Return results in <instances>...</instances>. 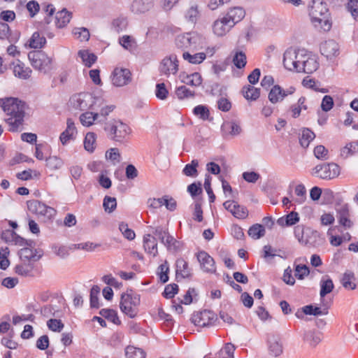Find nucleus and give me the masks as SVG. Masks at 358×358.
<instances>
[{"label": "nucleus", "mask_w": 358, "mask_h": 358, "mask_svg": "<svg viewBox=\"0 0 358 358\" xmlns=\"http://www.w3.org/2000/svg\"><path fill=\"white\" fill-rule=\"evenodd\" d=\"M0 106L6 113V122L10 131H17L23 124L26 105L17 98L9 97L0 99Z\"/></svg>", "instance_id": "obj_1"}, {"label": "nucleus", "mask_w": 358, "mask_h": 358, "mask_svg": "<svg viewBox=\"0 0 358 358\" xmlns=\"http://www.w3.org/2000/svg\"><path fill=\"white\" fill-rule=\"evenodd\" d=\"M312 22L324 31H329L331 24L329 20V10L327 3L321 0H313L310 7Z\"/></svg>", "instance_id": "obj_2"}, {"label": "nucleus", "mask_w": 358, "mask_h": 358, "mask_svg": "<svg viewBox=\"0 0 358 358\" xmlns=\"http://www.w3.org/2000/svg\"><path fill=\"white\" fill-rule=\"evenodd\" d=\"M99 101V99L92 96L88 92L75 94L69 99L70 106L80 111H85L89 109H94L93 106Z\"/></svg>", "instance_id": "obj_3"}, {"label": "nucleus", "mask_w": 358, "mask_h": 358, "mask_svg": "<svg viewBox=\"0 0 358 358\" xmlns=\"http://www.w3.org/2000/svg\"><path fill=\"white\" fill-rule=\"evenodd\" d=\"M140 304V296L137 292H123L121 296V310L130 317H134Z\"/></svg>", "instance_id": "obj_4"}, {"label": "nucleus", "mask_w": 358, "mask_h": 358, "mask_svg": "<svg viewBox=\"0 0 358 358\" xmlns=\"http://www.w3.org/2000/svg\"><path fill=\"white\" fill-rule=\"evenodd\" d=\"M31 66L36 70L46 73L51 69L52 58L43 51H34L28 54Z\"/></svg>", "instance_id": "obj_5"}, {"label": "nucleus", "mask_w": 358, "mask_h": 358, "mask_svg": "<svg viewBox=\"0 0 358 358\" xmlns=\"http://www.w3.org/2000/svg\"><path fill=\"white\" fill-rule=\"evenodd\" d=\"M27 207L31 213L43 217L45 222L52 221L57 214L55 208L48 206L38 200L28 201Z\"/></svg>", "instance_id": "obj_6"}, {"label": "nucleus", "mask_w": 358, "mask_h": 358, "mask_svg": "<svg viewBox=\"0 0 358 358\" xmlns=\"http://www.w3.org/2000/svg\"><path fill=\"white\" fill-rule=\"evenodd\" d=\"M304 49H295L289 48L285 50L283 55V65L289 71L298 72L300 69L301 59H299V54Z\"/></svg>", "instance_id": "obj_7"}, {"label": "nucleus", "mask_w": 358, "mask_h": 358, "mask_svg": "<svg viewBox=\"0 0 358 358\" xmlns=\"http://www.w3.org/2000/svg\"><path fill=\"white\" fill-rule=\"evenodd\" d=\"M313 174L323 180H331L340 174V168L335 163L323 164L313 169Z\"/></svg>", "instance_id": "obj_8"}, {"label": "nucleus", "mask_w": 358, "mask_h": 358, "mask_svg": "<svg viewBox=\"0 0 358 358\" xmlns=\"http://www.w3.org/2000/svg\"><path fill=\"white\" fill-rule=\"evenodd\" d=\"M202 38L196 32L186 33L178 35L176 39V44L179 48H196L201 45Z\"/></svg>", "instance_id": "obj_9"}, {"label": "nucleus", "mask_w": 358, "mask_h": 358, "mask_svg": "<svg viewBox=\"0 0 358 358\" xmlns=\"http://www.w3.org/2000/svg\"><path fill=\"white\" fill-rule=\"evenodd\" d=\"M217 319V315L208 310L194 313L191 317L192 322L196 326L201 327L214 324Z\"/></svg>", "instance_id": "obj_10"}, {"label": "nucleus", "mask_w": 358, "mask_h": 358, "mask_svg": "<svg viewBox=\"0 0 358 358\" xmlns=\"http://www.w3.org/2000/svg\"><path fill=\"white\" fill-rule=\"evenodd\" d=\"M299 59L302 61L301 64V67H300L298 73H312L319 67V63L315 57L306 50L299 54Z\"/></svg>", "instance_id": "obj_11"}, {"label": "nucleus", "mask_w": 358, "mask_h": 358, "mask_svg": "<svg viewBox=\"0 0 358 358\" xmlns=\"http://www.w3.org/2000/svg\"><path fill=\"white\" fill-rule=\"evenodd\" d=\"M129 133V127L120 121H114L110 125L109 135L113 140L117 142H123Z\"/></svg>", "instance_id": "obj_12"}, {"label": "nucleus", "mask_w": 358, "mask_h": 358, "mask_svg": "<svg viewBox=\"0 0 358 358\" xmlns=\"http://www.w3.org/2000/svg\"><path fill=\"white\" fill-rule=\"evenodd\" d=\"M152 234L167 248L169 250L176 251L179 248L180 243L169 232L162 227L154 229Z\"/></svg>", "instance_id": "obj_13"}, {"label": "nucleus", "mask_w": 358, "mask_h": 358, "mask_svg": "<svg viewBox=\"0 0 358 358\" xmlns=\"http://www.w3.org/2000/svg\"><path fill=\"white\" fill-rule=\"evenodd\" d=\"M161 73L169 76L175 75L178 71V60L174 55L164 57L159 67Z\"/></svg>", "instance_id": "obj_14"}, {"label": "nucleus", "mask_w": 358, "mask_h": 358, "mask_svg": "<svg viewBox=\"0 0 358 358\" xmlns=\"http://www.w3.org/2000/svg\"><path fill=\"white\" fill-rule=\"evenodd\" d=\"M131 72L127 69L116 68L112 76V83L116 87H122L127 85L131 80Z\"/></svg>", "instance_id": "obj_15"}, {"label": "nucleus", "mask_w": 358, "mask_h": 358, "mask_svg": "<svg viewBox=\"0 0 358 358\" xmlns=\"http://www.w3.org/2000/svg\"><path fill=\"white\" fill-rule=\"evenodd\" d=\"M295 91V89L292 87L284 90L280 85H274L268 93V98L272 103H276L282 101L285 97L289 94H292Z\"/></svg>", "instance_id": "obj_16"}, {"label": "nucleus", "mask_w": 358, "mask_h": 358, "mask_svg": "<svg viewBox=\"0 0 358 358\" xmlns=\"http://www.w3.org/2000/svg\"><path fill=\"white\" fill-rule=\"evenodd\" d=\"M320 52L327 59H332L339 55V45L334 40L325 41L320 45Z\"/></svg>", "instance_id": "obj_17"}, {"label": "nucleus", "mask_w": 358, "mask_h": 358, "mask_svg": "<svg viewBox=\"0 0 358 358\" xmlns=\"http://www.w3.org/2000/svg\"><path fill=\"white\" fill-rule=\"evenodd\" d=\"M196 257L199 262L200 263L201 268L204 272L215 273L216 266L215 261L212 257L205 251L198 252Z\"/></svg>", "instance_id": "obj_18"}, {"label": "nucleus", "mask_w": 358, "mask_h": 358, "mask_svg": "<svg viewBox=\"0 0 358 358\" xmlns=\"http://www.w3.org/2000/svg\"><path fill=\"white\" fill-rule=\"evenodd\" d=\"M183 294H177V297L174 299V308L180 313L182 310V304L189 305L198 300L196 292H182Z\"/></svg>", "instance_id": "obj_19"}, {"label": "nucleus", "mask_w": 358, "mask_h": 358, "mask_svg": "<svg viewBox=\"0 0 358 358\" xmlns=\"http://www.w3.org/2000/svg\"><path fill=\"white\" fill-rule=\"evenodd\" d=\"M336 210V217L339 224L345 229L351 228L353 225V222L350 219L349 206L348 204L341 205Z\"/></svg>", "instance_id": "obj_20"}, {"label": "nucleus", "mask_w": 358, "mask_h": 358, "mask_svg": "<svg viewBox=\"0 0 358 358\" xmlns=\"http://www.w3.org/2000/svg\"><path fill=\"white\" fill-rule=\"evenodd\" d=\"M234 27L231 22L224 16L216 20L213 24V31L217 36H225Z\"/></svg>", "instance_id": "obj_21"}, {"label": "nucleus", "mask_w": 358, "mask_h": 358, "mask_svg": "<svg viewBox=\"0 0 358 358\" xmlns=\"http://www.w3.org/2000/svg\"><path fill=\"white\" fill-rule=\"evenodd\" d=\"M224 208L229 210L234 217L243 219L248 216V210L234 201H227L223 203Z\"/></svg>", "instance_id": "obj_22"}, {"label": "nucleus", "mask_w": 358, "mask_h": 358, "mask_svg": "<svg viewBox=\"0 0 358 358\" xmlns=\"http://www.w3.org/2000/svg\"><path fill=\"white\" fill-rule=\"evenodd\" d=\"M143 248L148 255L153 257H156L158 254L156 237L150 234H145L143 236Z\"/></svg>", "instance_id": "obj_23"}, {"label": "nucleus", "mask_w": 358, "mask_h": 358, "mask_svg": "<svg viewBox=\"0 0 358 358\" xmlns=\"http://www.w3.org/2000/svg\"><path fill=\"white\" fill-rule=\"evenodd\" d=\"M245 15V12L244 9L241 7L236 6L229 9L224 17L234 27L236 23L244 18Z\"/></svg>", "instance_id": "obj_24"}, {"label": "nucleus", "mask_w": 358, "mask_h": 358, "mask_svg": "<svg viewBox=\"0 0 358 358\" xmlns=\"http://www.w3.org/2000/svg\"><path fill=\"white\" fill-rule=\"evenodd\" d=\"M66 129L61 134L59 140L62 145L67 144L70 140L73 139L77 134L76 127L71 119H68Z\"/></svg>", "instance_id": "obj_25"}, {"label": "nucleus", "mask_w": 358, "mask_h": 358, "mask_svg": "<svg viewBox=\"0 0 358 358\" xmlns=\"http://www.w3.org/2000/svg\"><path fill=\"white\" fill-rule=\"evenodd\" d=\"M153 3V0H134L131 10L134 13H144L152 8Z\"/></svg>", "instance_id": "obj_26"}, {"label": "nucleus", "mask_w": 358, "mask_h": 358, "mask_svg": "<svg viewBox=\"0 0 358 358\" xmlns=\"http://www.w3.org/2000/svg\"><path fill=\"white\" fill-rule=\"evenodd\" d=\"M341 282L345 289H358V279L350 271H347L343 274Z\"/></svg>", "instance_id": "obj_27"}, {"label": "nucleus", "mask_w": 358, "mask_h": 358, "mask_svg": "<svg viewBox=\"0 0 358 358\" xmlns=\"http://www.w3.org/2000/svg\"><path fill=\"white\" fill-rule=\"evenodd\" d=\"M176 278H186L192 275L191 269L189 268L188 263L183 259H179L176 261Z\"/></svg>", "instance_id": "obj_28"}, {"label": "nucleus", "mask_w": 358, "mask_h": 358, "mask_svg": "<svg viewBox=\"0 0 358 358\" xmlns=\"http://www.w3.org/2000/svg\"><path fill=\"white\" fill-rule=\"evenodd\" d=\"M13 73L14 75L19 78L28 79L31 76V70L29 67L25 66L23 63L17 61V62L14 64Z\"/></svg>", "instance_id": "obj_29"}, {"label": "nucleus", "mask_w": 358, "mask_h": 358, "mask_svg": "<svg viewBox=\"0 0 358 358\" xmlns=\"http://www.w3.org/2000/svg\"><path fill=\"white\" fill-rule=\"evenodd\" d=\"M268 342L269 352L271 355L278 357L282 353V346L279 338L273 336L269 338Z\"/></svg>", "instance_id": "obj_30"}, {"label": "nucleus", "mask_w": 358, "mask_h": 358, "mask_svg": "<svg viewBox=\"0 0 358 358\" xmlns=\"http://www.w3.org/2000/svg\"><path fill=\"white\" fill-rule=\"evenodd\" d=\"M41 255H37L36 250L31 248H24L20 250V257L22 262H34L39 259Z\"/></svg>", "instance_id": "obj_31"}, {"label": "nucleus", "mask_w": 358, "mask_h": 358, "mask_svg": "<svg viewBox=\"0 0 358 358\" xmlns=\"http://www.w3.org/2000/svg\"><path fill=\"white\" fill-rule=\"evenodd\" d=\"M99 117L98 113L85 111L79 117L80 122L84 127H90L94 124Z\"/></svg>", "instance_id": "obj_32"}, {"label": "nucleus", "mask_w": 358, "mask_h": 358, "mask_svg": "<svg viewBox=\"0 0 358 358\" xmlns=\"http://www.w3.org/2000/svg\"><path fill=\"white\" fill-rule=\"evenodd\" d=\"M185 17L188 22L192 24H195L197 22L200 17V11L196 3L190 5L189 8L186 10Z\"/></svg>", "instance_id": "obj_33"}, {"label": "nucleus", "mask_w": 358, "mask_h": 358, "mask_svg": "<svg viewBox=\"0 0 358 358\" xmlns=\"http://www.w3.org/2000/svg\"><path fill=\"white\" fill-rule=\"evenodd\" d=\"M222 130L225 134L232 136H238L241 133V126L234 122H226L222 126Z\"/></svg>", "instance_id": "obj_34"}, {"label": "nucleus", "mask_w": 358, "mask_h": 358, "mask_svg": "<svg viewBox=\"0 0 358 358\" xmlns=\"http://www.w3.org/2000/svg\"><path fill=\"white\" fill-rule=\"evenodd\" d=\"M34 264L32 262H22L20 264L16 265L15 271L18 275L22 276L32 275Z\"/></svg>", "instance_id": "obj_35"}, {"label": "nucleus", "mask_w": 358, "mask_h": 358, "mask_svg": "<svg viewBox=\"0 0 358 358\" xmlns=\"http://www.w3.org/2000/svg\"><path fill=\"white\" fill-rule=\"evenodd\" d=\"M71 13L64 9L58 12L56 15V24L59 28L65 27L71 20Z\"/></svg>", "instance_id": "obj_36"}, {"label": "nucleus", "mask_w": 358, "mask_h": 358, "mask_svg": "<svg viewBox=\"0 0 358 358\" xmlns=\"http://www.w3.org/2000/svg\"><path fill=\"white\" fill-rule=\"evenodd\" d=\"M303 339L308 345L315 347L322 340V335L320 332L308 331L305 333Z\"/></svg>", "instance_id": "obj_37"}, {"label": "nucleus", "mask_w": 358, "mask_h": 358, "mask_svg": "<svg viewBox=\"0 0 358 358\" xmlns=\"http://www.w3.org/2000/svg\"><path fill=\"white\" fill-rule=\"evenodd\" d=\"M242 92L244 97L248 100H257L260 95V90L250 85L244 87Z\"/></svg>", "instance_id": "obj_38"}, {"label": "nucleus", "mask_w": 358, "mask_h": 358, "mask_svg": "<svg viewBox=\"0 0 358 358\" xmlns=\"http://www.w3.org/2000/svg\"><path fill=\"white\" fill-rule=\"evenodd\" d=\"M96 135L94 132L87 133L84 140L85 149L89 152H93L96 148Z\"/></svg>", "instance_id": "obj_39"}, {"label": "nucleus", "mask_w": 358, "mask_h": 358, "mask_svg": "<svg viewBox=\"0 0 358 358\" xmlns=\"http://www.w3.org/2000/svg\"><path fill=\"white\" fill-rule=\"evenodd\" d=\"M45 43V38L36 31L32 34L29 40V46L35 49L41 48Z\"/></svg>", "instance_id": "obj_40"}, {"label": "nucleus", "mask_w": 358, "mask_h": 358, "mask_svg": "<svg viewBox=\"0 0 358 358\" xmlns=\"http://www.w3.org/2000/svg\"><path fill=\"white\" fill-rule=\"evenodd\" d=\"M78 55L81 58L83 64L87 67H90L96 60V56L86 50H80Z\"/></svg>", "instance_id": "obj_41"}, {"label": "nucleus", "mask_w": 358, "mask_h": 358, "mask_svg": "<svg viewBox=\"0 0 358 358\" xmlns=\"http://www.w3.org/2000/svg\"><path fill=\"white\" fill-rule=\"evenodd\" d=\"M248 233L251 238L259 239L265 235L266 231L262 224H255L250 227Z\"/></svg>", "instance_id": "obj_42"}, {"label": "nucleus", "mask_w": 358, "mask_h": 358, "mask_svg": "<svg viewBox=\"0 0 358 358\" xmlns=\"http://www.w3.org/2000/svg\"><path fill=\"white\" fill-rule=\"evenodd\" d=\"M199 166V162L196 159H193L190 164L185 165L182 170V173L189 177L195 178L198 176L197 167Z\"/></svg>", "instance_id": "obj_43"}, {"label": "nucleus", "mask_w": 358, "mask_h": 358, "mask_svg": "<svg viewBox=\"0 0 358 358\" xmlns=\"http://www.w3.org/2000/svg\"><path fill=\"white\" fill-rule=\"evenodd\" d=\"M315 134L308 129H304L302 131L299 138L300 144L303 148H308L310 143L315 138Z\"/></svg>", "instance_id": "obj_44"}, {"label": "nucleus", "mask_w": 358, "mask_h": 358, "mask_svg": "<svg viewBox=\"0 0 358 358\" xmlns=\"http://www.w3.org/2000/svg\"><path fill=\"white\" fill-rule=\"evenodd\" d=\"M182 82L188 85L197 87L201 84L202 78L199 73H194L183 78Z\"/></svg>", "instance_id": "obj_45"}, {"label": "nucleus", "mask_w": 358, "mask_h": 358, "mask_svg": "<svg viewBox=\"0 0 358 358\" xmlns=\"http://www.w3.org/2000/svg\"><path fill=\"white\" fill-rule=\"evenodd\" d=\"M182 57L184 59L187 60L189 63L200 64L206 59V55L204 52H199L192 55L185 52L182 54Z\"/></svg>", "instance_id": "obj_46"}, {"label": "nucleus", "mask_w": 358, "mask_h": 358, "mask_svg": "<svg viewBox=\"0 0 358 358\" xmlns=\"http://www.w3.org/2000/svg\"><path fill=\"white\" fill-rule=\"evenodd\" d=\"M127 358H145V352L141 348L128 346L125 350Z\"/></svg>", "instance_id": "obj_47"}, {"label": "nucleus", "mask_w": 358, "mask_h": 358, "mask_svg": "<svg viewBox=\"0 0 358 358\" xmlns=\"http://www.w3.org/2000/svg\"><path fill=\"white\" fill-rule=\"evenodd\" d=\"M294 235L299 242L304 245L315 246L309 239L304 237V231L303 226L298 225L294 227Z\"/></svg>", "instance_id": "obj_48"}, {"label": "nucleus", "mask_w": 358, "mask_h": 358, "mask_svg": "<svg viewBox=\"0 0 358 358\" xmlns=\"http://www.w3.org/2000/svg\"><path fill=\"white\" fill-rule=\"evenodd\" d=\"M246 55L243 51L235 50L233 56V63L238 69L245 67L246 64Z\"/></svg>", "instance_id": "obj_49"}, {"label": "nucleus", "mask_w": 358, "mask_h": 358, "mask_svg": "<svg viewBox=\"0 0 358 358\" xmlns=\"http://www.w3.org/2000/svg\"><path fill=\"white\" fill-rule=\"evenodd\" d=\"M120 44L126 50L131 51L136 45L135 39L127 35H124L119 39Z\"/></svg>", "instance_id": "obj_50"}, {"label": "nucleus", "mask_w": 358, "mask_h": 358, "mask_svg": "<svg viewBox=\"0 0 358 358\" xmlns=\"http://www.w3.org/2000/svg\"><path fill=\"white\" fill-rule=\"evenodd\" d=\"M234 345L231 343H227L224 347L220 350L218 358H234Z\"/></svg>", "instance_id": "obj_51"}, {"label": "nucleus", "mask_w": 358, "mask_h": 358, "mask_svg": "<svg viewBox=\"0 0 358 358\" xmlns=\"http://www.w3.org/2000/svg\"><path fill=\"white\" fill-rule=\"evenodd\" d=\"M74 36L80 41H87L90 38V32L87 29L84 27H76L73 30Z\"/></svg>", "instance_id": "obj_52"}, {"label": "nucleus", "mask_w": 358, "mask_h": 358, "mask_svg": "<svg viewBox=\"0 0 358 358\" xmlns=\"http://www.w3.org/2000/svg\"><path fill=\"white\" fill-rule=\"evenodd\" d=\"M63 164V160L56 156H51L46 159V166L51 170H57Z\"/></svg>", "instance_id": "obj_53"}, {"label": "nucleus", "mask_w": 358, "mask_h": 358, "mask_svg": "<svg viewBox=\"0 0 358 358\" xmlns=\"http://www.w3.org/2000/svg\"><path fill=\"white\" fill-rule=\"evenodd\" d=\"M294 193L296 196L295 201L299 204L303 203L306 199V189L303 185H298L296 186Z\"/></svg>", "instance_id": "obj_54"}, {"label": "nucleus", "mask_w": 358, "mask_h": 358, "mask_svg": "<svg viewBox=\"0 0 358 358\" xmlns=\"http://www.w3.org/2000/svg\"><path fill=\"white\" fill-rule=\"evenodd\" d=\"M103 206L106 212H113L117 206V201L115 197L106 196L103 199Z\"/></svg>", "instance_id": "obj_55"}, {"label": "nucleus", "mask_w": 358, "mask_h": 358, "mask_svg": "<svg viewBox=\"0 0 358 358\" xmlns=\"http://www.w3.org/2000/svg\"><path fill=\"white\" fill-rule=\"evenodd\" d=\"M176 94L179 99H184L194 96V92L190 91L184 85L176 88Z\"/></svg>", "instance_id": "obj_56"}, {"label": "nucleus", "mask_w": 358, "mask_h": 358, "mask_svg": "<svg viewBox=\"0 0 358 358\" xmlns=\"http://www.w3.org/2000/svg\"><path fill=\"white\" fill-rule=\"evenodd\" d=\"M3 237L7 242L12 241H14L15 244L16 245L18 244L20 245H23L25 243L24 240L23 238L17 236L16 234H15L12 231H8L7 232L4 233L3 234Z\"/></svg>", "instance_id": "obj_57"}, {"label": "nucleus", "mask_w": 358, "mask_h": 358, "mask_svg": "<svg viewBox=\"0 0 358 358\" xmlns=\"http://www.w3.org/2000/svg\"><path fill=\"white\" fill-rule=\"evenodd\" d=\"M127 20L124 17H117L113 20L112 22V28L115 31L119 33L127 28Z\"/></svg>", "instance_id": "obj_58"}, {"label": "nucleus", "mask_w": 358, "mask_h": 358, "mask_svg": "<svg viewBox=\"0 0 358 358\" xmlns=\"http://www.w3.org/2000/svg\"><path fill=\"white\" fill-rule=\"evenodd\" d=\"M9 250L8 248H1L0 249V268L5 270L9 266L8 256Z\"/></svg>", "instance_id": "obj_59"}, {"label": "nucleus", "mask_w": 358, "mask_h": 358, "mask_svg": "<svg viewBox=\"0 0 358 358\" xmlns=\"http://www.w3.org/2000/svg\"><path fill=\"white\" fill-rule=\"evenodd\" d=\"M314 155L316 158L321 160H327L329 159V151L323 145H317L314 149Z\"/></svg>", "instance_id": "obj_60"}, {"label": "nucleus", "mask_w": 358, "mask_h": 358, "mask_svg": "<svg viewBox=\"0 0 358 358\" xmlns=\"http://www.w3.org/2000/svg\"><path fill=\"white\" fill-rule=\"evenodd\" d=\"M119 229L123 234V236L127 238L128 240H133L134 239L136 235L134 231L129 229L128 227V224L124 222H122L119 224Z\"/></svg>", "instance_id": "obj_61"}, {"label": "nucleus", "mask_w": 358, "mask_h": 358, "mask_svg": "<svg viewBox=\"0 0 358 358\" xmlns=\"http://www.w3.org/2000/svg\"><path fill=\"white\" fill-rule=\"evenodd\" d=\"M106 158L113 162V164L120 162V155L117 148H110L106 152Z\"/></svg>", "instance_id": "obj_62"}, {"label": "nucleus", "mask_w": 358, "mask_h": 358, "mask_svg": "<svg viewBox=\"0 0 358 358\" xmlns=\"http://www.w3.org/2000/svg\"><path fill=\"white\" fill-rule=\"evenodd\" d=\"M193 112L195 115L199 116L203 120H208L210 115L208 108L201 105L196 106Z\"/></svg>", "instance_id": "obj_63"}, {"label": "nucleus", "mask_w": 358, "mask_h": 358, "mask_svg": "<svg viewBox=\"0 0 358 358\" xmlns=\"http://www.w3.org/2000/svg\"><path fill=\"white\" fill-rule=\"evenodd\" d=\"M102 280L110 287H113L116 289H120L122 288V282H118L111 275H106L103 276Z\"/></svg>", "instance_id": "obj_64"}]
</instances>
